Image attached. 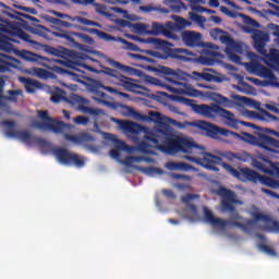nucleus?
<instances>
[{"label":"nucleus","mask_w":279,"mask_h":279,"mask_svg":"<svg viewBox=\"0 0 279 279\" xmlns=\"http://www.w3.org/2000/svg\"><path fill=\"white\" fill-rule=\"evenodd\" d=\"M218 104L223 106V108H232L234 106V101L221 95L218 96Z\"/></svg>","instance_id":"nucleus-40"},{"label":"nucleus","mask_w":279,"mask_h":279,"mask_svg":"<svg viewBox=\"0 0 279 279\" xmlns=\"http://www.w3.org/2000/svg\"><path fill=\"white\" fill-rule=\"evenodd\" d=\"M198 62L199 64H205V66H210L213 65L214 60L210 57L201 56Z\"/></svg>","instance_id":"nucleus-47"},{"label":"nucleus","mask_w":279,"mask_h":279,"mask_svg":"<svg viewBox=\"0 0 279 279\" xmlns=\"http://www.w3.org/2000/svg\"><path fill=\"white\" fill-rule=\"evenodd\" d=\"M218 194L220 195V197H222V210L232 214V219H243V217H241L239 213H236V208L234 207V204L239 203V201L236 199V194H234L232 190H228L226 187H220L218 190Z\"/></svg>","instance_id":"nucleus-10"},{"label":"nucleus","mask_w":279,"mask_h":279,"mask_svg":"<svg viewBox=\"0 0 279 279\" xmlns=\"http://www.w3.org/2000/svg\"><path fill=\"white\" fill-rule=\"evenodd\" d=\"M128 56L132 60H142L143 62H149L151 64H154V62H156V60H154V59H151L149 57H145V56L138 54V53L129 52Z\"/></svg>","instance_id":"nucleus-39"},{"label":"nucleus","mask_w":279,"mask_h":279,"mask_svg":"<svg viewBox=\"0 0 279 279\" xmlns=\"http://www.w3.org/2000/svg\"><path fill=\"white\" fill-rule=\"evenodd\" d=\"M146 173H148L149 175H162V173H165V170L160 168L148 167L146 168Z\"/></svg>","instance_id":"nucleus-45"},{"label":"nucleus","mask_w":279,"mask_h":279,"mask_svg":"<svg viewBox=\"0 0 279 279\" xmlns=\"http://www.w3.org/2000/svg\"><path fill=\"white\" fill-rule=\"evenodd\" d=\"M193 110L196 114H201V117H205V119H217L220 117L225 124L228 128H232L233 130H239V125H244L245 128H252L253 130H260L256 124L252 122L239 121L234 113L221 108L218 104L211 105H194Z\"/></svg>","instance_id":"nucleus-5"},{"label":"nucleus","mask_w":279,"mask_h":279,"mask_svg":"<svg viewBox=\"0 0 279 279\" xmlns=\"http://www.w3.org/2000/svg\"><path fill=\"white\" fill-rule=\"evenodd\" d=\"M5 25L0 27V49L1 51H12L13 47L12 43H19L20 40H24V43H29L31 45H36V41L32 40V36L25 33V31L19 27V23L16 22H8L4 21ZM19 38V39H16Z\"/></svg>","instance_id":"nucleus-6"},{"label":"nucleus","mask_w":279,"mask_h":279,"mask_svg":"<svg viewBox=\"0 0 279 279\" xmlns=\"http://www.w3.org/2000/svg\"><path fill=\"white\" fill-rule=\"evenodd\" d=\"M269 8H271L272 10H276V11H272V10H268V14H270L271 16H278L279 17V7L276 5L275 3H271V2H267Z\"/></svg>","instance_id":"nucleus-50"},{"label":"nucleus","mask_w":279,"mask_h":279,"mask_svg":"<svg viewBox=\"0 0 279 279\" xmlns=\"http://www.w3.org/2000/svg\"><path fill=\"white\" fill-rule=\"evenodd\" d=\"M163 4L167 5L168 9L161 8L160 12L163 14H169V12H173L178 14L184 10L185 4L182 0H163Z\"/></svg>","instance_id":"nucleus-18"},{"label":"nucleus","mask_w":279,"mask_h":279,"mask_svg":"<svg viewBox=\"0 0 279 279\" xmlns=\"http://www.w3.org/2000/svg\"><path fill=\"white\" fill-rule=\"evenodd\" d=\"M162 194L169 199H175V194L171 190H163Z\"/></svg>","instance_id":"nucleus-61"},{"label":"nucleus","mask_w":279,"mask_h":279,"mask_svg":"<svg viewBox=\"0 0 279 279\" xmlns=\"http://www.w3.org/2000/svg\"><path fill=\"white\" fill-rule=\"evenodd\" d=\"M94 95H96V97H94L96 101H98L99 104H104V106H110V101L104 100V99H110V96H108V94L101 92L100 89H96L94 92Z\"/></svg>","instance_id":"nucleus-36"},{"label":"nucleus","mask_w":279,"mask_h":279,"mask_svg":"<svg viewBox=\"0 0 279 279\" xmlns=\"http://www.w3.org/2000/svg\"><path fill=\"white\" fill-rule=\"evenodd\" d=\"M37 114L43 122L35 121L33 126L41 132H54V134H62L66 128H71V125H68L62 121L53 120V118L49 117L48 111L39 110Z\"/></svg>","instance_id":"nucleus-9"},{"label":"nucleus","mask_w":279,"mask_h":279,"mask_svg":"<svg viewBox=\"0 0 279 279\" xmlns=\"http://www.w3.org/2000/svg\"><path fill=\"white\" fill-rule=\"evenodd\" d=\"M157 71L161 75H166L167 82L172 84L174 87H170L171 93H177V95H186L187 97H199L202 92L193 88L189 82L195 80L196 82H217V76L207 72H193L192 75L182 71H174L171 68L159 66Z\"/></svg>","instance_id":"nucleus-3"},{"label":"nucleus","mask_w":279,"mask_h":279,"mask_svg":"<svg viewBox=\"0 0 279 279\" xmlns=\"http://www.w3.org/2000/svg\"><path fill=\"white\" fill-rule=\"evenodd\" d=\"M149 145L147 142H142L138 144V149L142 151V154H151V150H149Z\"/></svg>","instance_id":"nucleus-46"},{"label":"nucleus","mask_w":279,"mask_h":279,"mask_svg":"<svg viewBox=\"0 0 279 279\" xmlns=\"http://www.w3.org/2000/svg\"><path fill=\"white\" fill-rule=\"evenodd\" d=\"M148 114L150 121H160V112L150 111Z\"/></svg>","instance_id":"nucleus-60"},{"label":"nucleus","mask_w":279,"mask_h":279,"mask_svg":"<svg viewBox=\"0 0 279 279\" xmlns=\"http://www.w3.org/2000/svg\"><path fill=\"white\" fill-rule=\"evenodd\" d=\"M56 158L61 162V165H75V167L82 168L85 165V161L80 155L69 151L66 148H54L52 150Z\"/></svg>","instance_id":"nucleus-11"},{"label":"nucleus","mask_w":279,"mask_h":279,"mask_svg":"<svg viewBox=\"0 0 279 279\" xmlns=\"http://www.w3.org/2000/svg\"><path fill=\"white\" fill-rule=\"evenodd\" d=\"M244 32H246V34H253L252 38L257 53H260V56H267V49H265V45H267L269 41V35L263 31L250 27L244 28Z\"/></svg>","instance_id":"nucleus-12"},{"label":"nucleus","mask_w":279,"mask_h":279,"mask_svg":"<svg viewBox=\"0 0 279 279\" xmlns=\"http://www.w3.org/2000/svg\"><path fill=\"white\" fill-rule=\"evenodd\" d=\"M262 250L266 252V254H271V256H276V251H274V248L269 247L268 245H262Z\"/></svg>","instance_id":"nucleus-62"},{"label":"nucleus","mask_w":279,"mask_h":279,"mask_svg":"<svg viewBox=\"0 0 279 279\" xmlns=\"http://www.w3.org/2000/svg\"><path fill=\"white\" fill-rule=\"evenodd\" d=\"M144 138L148 143H153L162 154H168L169 156H173V154H191L192 156H184L185 160L201 165L205 169H209V171H219V168L215 165H221L228 173L241 180V182L258 184V178L260 175L258 172L250 168L236 170L230 163L222 162L221 157L206 153L204 146L175 135L173 129L167 124H162L154 131L146 132Z\"/></svg>","instance_id":"nucleus-1"},{"label":"nucleus","mask_w":279,"mask_h":279,"mask_svg":"<svg viewBox=\"0 0 279 279\" xmlns=\"http://www.w3.org/2000/svg\"><path fill=\"white\" fill-rule=\"evenodd\" d=\"M205 221L210 223V226H214V228H221L222 230L228 226L227 220L215 218V215H213V211L209 209H205Z\"/></svg>","instance_id":"nucleus-25"},{"label":"nucleus","mask_w":279,"mask_h":279,"mask_svg":"<svg viewBox=\"0 0 279 279\" xmlns=\"http://www.w3.org/2000/svg\"><path fill=\"white\" fill-rule=\"evenodd\" d=\"M52 14L58 17H49L48 22L50 25H54V27H63L65 29H80V25L99 27V23L83 16H71L66 13H60L58 11H52Z\"/></svg>","instance_id":"nucleus-7"},{"label":"nucleus","mask_w":279,"mask_h":279,"mask_svg":"<svg viewBox=\"0 0 279 279\" xmlns=\"http://www.w3.org/2000/svg\"><path fill=\"white\" fill-rule=\"evenodd\" d=\"M73 2L76 3L77 5H94L96 7L97 14H100V16H110L106 5L95 3V0H73Z\"/></svg>","instance_id":"nucleus-24"},{"label":"nucleus","mask_w":279,"mask_h":279,"mask_svg":"<svg viewBox=\"0 0 279 279\" xmlns=\"http://www.w3.org/2000/svg\"><path fill=\"white\" fill-rule=\"evenodd\" d=\"M166 169H169V171H191L193 166L186 162L168 161L166 163Z\"/></svg>","instance_id":"nucleus-30"},{"label":"nucleus","mask_w":279,"mask_h":279,"mask_svg":"<svg viewBox=\"0 0 279 279\" xmlns=\"http://www.w3.org/2000/svg\"><path fill=\"white\" fill-rule=\"evenodd\" d=\"M233 99H235V101H242V104H252V99H250L245 96L234 95Z\"/></svg>","instance_id":"nucleus-54"},{"label":"nucleus","mask_w":279,"mask_h":279,"mask_svg":"<svg viewBox=\"0 0 279 279\" xmlns=\"http://www.w3.org/2000/svg\"><path fill=\"white\" fill-rule=\"evenodd\" d=\"M122 45H125V48L129 50V51H141V48H138L136 46V44L132 43V41H128L125 39H122Z\"/></svg>","instance_id":"nucleus-44"},{"label":"nucleus","mask_w":279,"mask_h":279,"mask_svg":"<svg viewBox=\"0 0 279 279\" xmlns=\"http://www.w3.org/2000/svg\"><path fill=\"white\" fill-rule=\"evenodd\" d=\"M65 141L75 143L76 145H84V143H95V137L88 133H80L78 135L64 134Z\"/></svg>","instance_id":"nucleus-19"},{"label":"nucleus","mask_w":279,"mask_h":279,"mask_svg":"<svg viewBox=\"0 0 279 279\" xmlns=\"http://www.w3.org/2000/svg\"><path fill=\"white\" fill-rule=\"evenodd\" d=\"M19 81L21 82V84H24V88L26 93H29V94L36 93V88H40V86H43L40 82L25 77V76H21Z\"/></svg>","instance_id":"nucleus-26"},{"label":"nucleus","mask_w":279,"mask_h":279,"mask_svg":"<svg viewBox=\"0 0 279 279\" xmlns=\"http://www.w3.org/2000/svg\"><path fill=\"white\" fill-rule=\"evenodd\" d=\"M54 36H57V38H64V40H66L71 47L80 46V44L75 41V37L81 38V40H84V43H93V38H90V36L82 33H54Z\"/></svg>","instance_id":"nucleus-16"},{"label":"nucleus","mask_w":279,"mask_h":279,"mask_svg":"<svg viewBox=\"0 0 279 279\" xmlns=\"http://www.w3.org/2000/svg\"><path fill=\"white\" fill-rule=\"evenodd\" d=\"M265 57L268 60V65H270L271 69H279V50L278 49H271L270 52L265 54Z\"/></svg>","instance_id":"nucleus-32"},{"label":"nucleus","mask_w":279,"mask_h":279,"mask_svg":"<svg viewBox=\"0 0 279 279\" xmlns=\"http://www.w3.org/2000/svg\"><path fill=\"white\" fill-rule=\"evenodd\" d=\"M256 221H263V223H266L265 228L266 230H269V232H279V222L272 220L270 216L260 213H253V219L245 220V223L232 220L228 221V226L240 228L243 232H250L248 227L254 226Z\"/></svg>","instance_id":"nucleus-8"},{"label":"nucleus","mask_w":279,"mask_h":279,"mask_svg":"<svg viewBox=\"0 0 279 279\" xmlns=\"http://www.w3.org/2000/svg\"><path fill=\"white\" fill-rule=\"evenodd\" d=\"M47 53H50V56H60V50L53 47H48Z\"/></svg>","instance_id":"nucleus-64"},{"label":"nucleus","mask_w":279,"mask_h":279,"mask_svg":"<svg viewBox=\"0 0 279 279\" xmlns=\"http://www.w3.org/2000/svg\"><path fill=\"white\" fill-rule=\"evenodd\" d=\"M209 36L213 40H220L222 45H230L232 43V37L228 35V32L221 28H211L209 31Z\"/></svg>","instance_id":"nucleus-20"},{"label":"nucleus","mask_w":279,"mask_h":279,"mask_svg":"<svg viewBox=\"0 0 279 279\" xmlns=\"http://www.w3.org/2000/svg\"><path fill=\"white\" fill-rule=\"evenodd\" d=\"M14 58L0 53V73H7V71H12L14 64H12Z\"/></svg>","instance_id":"nucleus-29"},{"label":"nucleus","mask_w":279,"mask_h":279,"mask_svg":"<svg viewBox=\"0 0 279 279\" xmlns=\"http://www.w3.org/2000/svg\"><path fill=\"white\" fill-rule=\"evenodd\" d=\"M250 69H251V71H254L255 73H259V75L262 77H266V80H276V75L274 74V72L269 68H267L263 64L251 63Z\"/></svg>","instance_id":"nucleus-23"},{"label":"nucleus","mask_w":279,"mask_h":279,"mask_svg":"<svg viewBox=\"0 0 279 279\" xmlns=\"http://www.w3.org/2000/svg\"><path fill=\"white\" fill-rule=\"evenodd\" d=\"M21 90H19V89H16V90H13V89H11V90H9L8 92V97H7V100L8 101H19V98H17V95H21Z\"/></svg>","instance_id":"nucleus-43"},{"label":"nucleus","mask_w":279,"mask_h":279,"mask_svg":"<svg viewBox=\"0 0 279 279\" xmlns=\"http://www.w3.org/2000/svg\"><path fill=\"white\" fill-rule=\"evenodd\" d=\"M33 73L37 76L40 77L41 80H47L49 77V71L40 68H33Z\"/></svg>","instance_id":"nucleus-41"},{"label":"nucleus","mask_w":279,"mask_h":279,"mask_svg":"<svg viewBox=\"0 0 279 279\" xmlns=\"http://www.w3.org/2000/svg\"><path fill=\"white\" fill-rule=\"evenodd\" d=\"M110 66H113V69H118L119 71H122V73H132L134 71V68H131L130 65H124L119 61H114L112 59L109 60Z\"/></svg>","instance_id":"nucleus-35"},{"label":"nucleus","mask_w":279,"mask_h":279,"mask_svg":"<svg viewBox=\"0 0 279 279\" xmlns=\"http://www.w3.org/2000/svg\"><path fill=\"white\" fill-rule=\"evenodd\" d=\"M246 23L248 25H252V27H260V24L256 20H254L250 16H246Z\"/></svg>","instance_id":"nucleus-59"},{"label":"nucleus","mask_w":279,"mask_h":279,"mask_svg":"<svg viewBox=\"0 0 279 279\" xmlns=\"http://www.w3.org/2000/svg\"><path fill=\"white\" fill-rule=\"evenodd\" d=\"M66 92L57 87L56 90L51 92L50 101L52 104H60L61 101H69V98L65 96Z\"/></svg>","instance_id":"nucleus-31"},{"label":"nucleus","mask_w":279,"mask_h":279,"mask_svg":"<svg viewBox=\"0 0 279 279\" xmlns=\"http://www.w3.org/2000/svg\"><path fill=\"white\" fill-rule=\"evenodd\" d=\"M173 23L167 22L166 28H163V33H161L162 36H166V38H170V40H179L180 37L175 33H173Z\"/></svg>","instance_id":"nucleus-33"},{"label":"nucleus","mask_w":279,"mask_h":279,"mask_svg":"<svg viewBox=\"0 0 279 279\" xmlns=\"http://www.w3.org/2000/svg\"><path fill=\"white\" fill-rule=\"evenodd\" d=\"M167 27V24H161L159 22H153L151 29L148 31V34L151 36H160L165 32V28Z\"/></svg>","instance_id":"nucleus-34"},{"label":"nucleus","mask_w":279,"mask_h":279,"mask_svg":"<svg viewBox=\"0 0 279 279\" xmlns=\"http://www.w3.org/2000/svg\"><path fill=\"white\" fill-rule=\"evenodd\" d=\"M170 178H172L173 180H186L187 182H190V180H193L191 175L178 174V173H171Z\"/></svg>","instance_id":"nucleus-49"},{"label":"nucleus","mask_w":279,"mask_h":279,"mask_svg":"<svg viewBox=\"0 0 279 279\" xmlns=\"http://www.w3.org/2000/svg\"><path fill=\"white\" fill-rule=\"evenodd\" d=\"M104 70L101 71V73H104V75H108L109 77H114L116 80H120L121 77V72L117 71L114 69H110V68H102Z\"/></svg>","instance_id":"nucleus-37"},{"label":"nucleus","mask_w":279,"mask_h":279,"mask_svg":"<svg viewBox=\"0 0 279 279\" xmlns=\"http://www.w3.org/2000/svg\"><path fill=\"white\" fill-rule=\"evenodd\" d=\"M2 125L7 128L5 136L9 138H20L23 143H32V133L29 131H14L16 128V122L4 120Z\"/></svg>","instance_id":"nucleus-13"},{"label":"nucleus","mask_w":279,"mask_h":279,"mask_svg":"<svg viewBox=\"0 0 279 279\" xmlns=\"http://www.w3.org/2000/svg\"><path fill=\"white\" fill-rule=\"evenodd\" d=\"M121 128L122 130H124V132H129V134H141L146 130L145 126L136 122H130V121L122 122Z\"/></svg>","instance_id":"nucleus-27"},{"label":"nucleus","mask_w":279,"mask_h":279,"mask_svg":"<svg viewBox=\"0 0 279 279\" xmlns=\"http://www.w3.org/2000/svg\"><path fill=\"white\" fill-rule=\"evenodd\" d=\"M262 193H265L266 195H269L270 197H275V199H279V194L271 191V190H267L265 187H262Z\"/></svg>","instance_id":"nucleus-55"},{"label":"nucleus","mask_w":279,"mask_h":279,"mask_svg":"<svg viewBox=\"0 0 279 279\" xmlns=\"http://www.w3.org/2000/svg\"><path fill=\"white\" fill-rule=\"evenodd\" d=\"M22 58L26 60V62H35L36 64H40V66H47V62H49L47 57L27 50L22 52Z\"/></svg>","instance_id":"nucleus-21"},{"label":"nucleus","mask_w":279,"mask_h":279,"mask_svg":"<svg viewBox=\"0 0 279 279\" xmlns=\"http://www.w3.org/2000/svg\"><path fill=\"white\" fill-rule=\"evenodd\" d=\"M94 32H98V35L100 36V38H106V40H113L114 37H112V35L106 33V32H101L98 29H94Z\"/></svg>","instance_id":"nucleus-57"},{"label":"nucleus","mask_w":279,"mask_h":279,"mask_svg":"<svg viewBox=\"0 0 279 279\" xmlns=\"http://www.w3.org/2000/svg\"><path fill=\"white\" fill-rule=\"evenodd\" d=\"M116 149L110 150L111 158H119L121 151H132V147L121 140H116Z\"/></svg>","instance_id":"nucleus-28"},{"label":"nucleus","mask_w":279,"mask_h":279,"mask_svg":"<svg viewBox=\"0 0 279 279\" xmlns=\"http://www.w3.org/2000/svg\"><path fill=\"white\" fill-rule=\"evenodd\" d=\"M146 43L154 45L159 51L148 50L146 53L157 60H175V62H193L195 56L193 52L184 48H171L173 45L159 38L148 37Z\"/></svg>","instance_id":"nucleus-4"},{"label":"nucleus","mask_w":279,"mask_h":279,"mask_svg":"<svg viewBox=\"0 0 279 279\" xmlns=\"http://www.w3.org/2000/svg\"><path fill=\"white\" fill-rule=\"evenodd\" d=\"M253 167L260 171L262 173H267L268 175H277L279 178V168L271 160L263 158L262 160L254 159L252 162Z\"/></svg>","instance_id":"nucleus-14"},{"label":"nucleus","mask_w":279,"mask_h":279,"mask_svg":"<svg viewBox=\"0 0 279 279\" xmlns=\"http://www.w3.org/2000/svg\"><path fill=\"white\" fill-rule=\"evenodd\" d=\"M181 40L185 47H190L191 49L204 47L201 33L195 31H183L181 33Z\"/></svg>","instance_id":"nucleus-15"},{"label":"nucleus","mask_w":279,"mask_h":279,"mask_svg":"<svg viewBox=\"0 0 279 279\" xmlns=\"http://www.w3.org/2000/svg\"><path fill=\"white\" fill-rule=\"evenodd\" d=\"M227 158H229V160H241V155L234 154V153H228Z\"/></svg>","instance_id":"nucleus-63"},{"label":"nucleus","mask_w":279,"mask_h":279,"mask_svg":"<svg viewBox=\"0 0 279 279\" xmlns=\"http://www.w3.org/2000/svg\"><path fill=\"white\" fill-rule=\"evenodd\" d=\"M192 20L198 25H204V23H206V17H204L203 15L193 14Z\"/></svg>","instance_id":"nucleus-52"},{"label":"nucleus","mask_w":279,"mask_h":279,"mask_svg":"<svg viewBox=\"0 0 279 279\" xmlns=\"http://www.w3.org/2000/svg\"><path fill=\"white\" fill-rule=\"evenodd\" d=\"M120 84L123 86L125 90H129V93H136V95H143L144 90H147V88L143 87V85L134 83V80L128 77V76H120Z\"/></svg>","instance_id":"nucleus-17"},{"label":"nucleus","mask_w":279,"mask_h":279,"mask_svg":"<svg viewBox=\"0 0 279 279\" xmlns=\"http://www.w3.org/2000/svg\"><path fill=\"white\" fill-rule=\"evenodd\" d=\"M135 29H137V32H141L142 34H149V31H147V25L145 24H135Z\"/></svg>","instance_id":"nucleus-58"},{"label":"nucleus","mask_w":279,"mask_h":279,"mask_svg":"<svg viewBox=\"0 0 279 279\" xmlns=\"http://www.w3.org/2000/svg\"><path fill=\"white\" fill-rule=\"evenodd\" d=\"M174 100L179 101V104H185V106H191V104H193V100H191L189 98H184L182 96H175Z\"/></svg>","instance_id":"nucleus-53"},{"label":"nucleus","mask_w":279,"mask_h":279,"mask_svg":"<svg viewBox=\"0 0 279 279\" xmlns=\"http://www.w3.org/2000/svg\"><path fill=\"white\" fill-rule=\"evenodd\" d=\"M143 160H147V159L143 156H129L124 159L123 163L126 167H132V162H143Z\"/></svg>","instance_id":"nucleus-38"},{"label":"nucleus","mask_w":279,"mask_h":279,"mask_svg":"<svg viewBox=\"0 0 279 279\" xmlns=\"http://www.w3.org/2000/svg\"><path fill=\"white\" fill-rule=\"evenodd\" d=\"M74 123H76V125H87L88 118H86L84 116H78V117L74 118Z\"/></svg>","instance_id":"nucleus-51"},{"label":"nucleus","mask_w":279,"mask_h":279,"mask_svg":"<svg viewBox=\"0 0 279 279\" xmlns=\"http://www.w3.org/2000/svg\"><path fill=\"white\" fill-rule=\"evenodd\" d=\"M185 125L196 128V130H199L201 133L205 134V136H209V138H217L219 134L220 136H227L228 138L233 136V138L236 141H244V143H250V145H258V147L265 149L266 151L278 154V150L276 149H279V141L269 135L259 134L258 137H256L247 132H242L239 134L202 120L197 122H185Z\"/></svg>","instance_id":"nucleus-2"},{"label":"nucleus","mask_w":279,"mask_h":279,"mask_svg":"<svg viewBox=\"0 0 279 279\" xmlns=\"http://www.w3.org/2000/svg\"><path fill=\"white\" fill-rule=\"evenodd\" d=\"M246 116L250 117V119H257V121H278V117L269 113L265 109H260L259 113L256 111H246Z\"/></svg>","instance_id":"nucleus-22"},{"label":"nucleus","mask_w":279,"mask_h":279,"mask_svg":"<svg viewBox=\"0 0 279 279\" xmlns=\"http://www.w3.org/2000/svg\"><path fill=\"white\" fill-rule=\"evenodd\" d=\"M270 180H271V178L263 177V175L259 174V178H258L259 184H263L264 186H269Z\"/></svg>","instance_id":"nucleus-56"},{"label":"nucleus","mask_w":279,"mask_h":279,"mask_svg":"<svg viewBox=\"0 0 279 279\" xmlns=\"http://www.w3.org/2000/svg\"><path fill=\"white\" fill-rule=\"evenodd\" d=\"M78 110H82V112H88L89 114H99V110L86 107L84 105H80Z\"/></svg>","instance_id":"nucleus-48"},{"label":"nucleus","mask_w":279,"mask_h":279,"mask_svg":"<svg viewBox=\"0 0 279 279\" xmlns=\"http://www.w3.org/2000/svg\"><path fill=\"white\" fill-rule=\"evenodd\" d=\"M102 88L105 90H107L108 93H113L114 95H120V97H124L125 99L130 98V94H125L123 92H119L116 88H112L110 86H102Z\"/></svg>","instance_id":"nucleus-42"}]
</instances>
